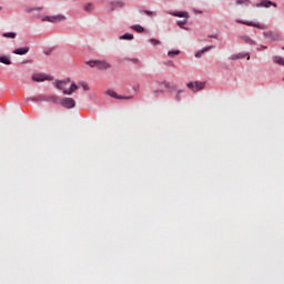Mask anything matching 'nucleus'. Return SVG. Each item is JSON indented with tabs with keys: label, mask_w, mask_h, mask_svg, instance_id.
Here are the masks:
<instances>
[{
	"label": "nucleus",
	"mask_w": 284,
	"mask_h": 284,
	"mask_svg": "<svg viewBox=\"0 0 284 284\" xmlns=\"http://www.w3.org/2000/svg\"><path fill=\"white\" fill-rule=\"evenodd\" d=\"M253 7L254 8H271V7L276 8V3L272 2V1H268V0H263V1L254 4Z\"/></svg>",
	"instance_id": "nucleus-11"
},
{
	"label": "nucleus",
	"mask_w": 284,
	"mask_h": 284,
	"mask_svg": "<svg viewBox=\"0 0 284 284\" xmlns=\"http://www.w3.org/2000/svg\"><path fill=\"white\" fill-rule=\"evenodd\" d=\"M185 87L189 88V90H191V92L196 93L201 90H204L205 83L199 82V81H193V82L186 83Z\"/></svg>",
	"instance_id": "nucleus-6"
},
{
	"label": "nucleus",
	"mask_w": 284,
	"mask_h": 284,
	"mask_svg": "<svg viewBox=\"0 0 284 284\" xmlns=\"http://www.w3.org/2000/svg\"><path fill=\"white\" fill-rule=\"evenodd\" d=\"M87 67L97 68L100 71L110 69V63L105 60H90L85 62Z\"/></svg>",
	"instance_id": "nucleus-2"
},
{
	"label": "nucleus",
	"mask_w": 284,
	"mask_h": 284,
	"mask_svg": "<svg viewBox=\"0 0 284 284\" xmlns=\"http://www.w3.org/2000/svg\"><path fill=\"white\" fill-rule=\"evenodd\" d=\"M105 94H106L108 97H111V98L118 99V100L131 99V97L123 98V97H121V95H118V93H115V91H113V90H108V91H105Z\"/></svg>",
	"instance_id": "nucleus-16"
},
{
	"label": "nucleus",
	"mask_w": 284,
	"mask_h": 284,
	"mask_svg": "<svg viewBox=\"0 0 284 284\" xmlns=\"http://www.w3.org/2000/svg\"><path fill=\"white\" fill-rule=\"evenodd\" d=\"M41 11H42V7H27L24 9V12L27 13L41 12Z\"/></svg>",
	"instance_id": "nucleus-19"
},
{
	"label": "nucleus",
	"mask_w": 284,
	"mask_h": 284,
	"mask_svg": "<svg viewBox=\"0 0 284 284\" xmlns=\"http://www.w3.org/2000/svg\"><path fill=\"white\" fill-rule=\"evenodd\" d=\"M125 7V2L122 0H113L108 3V13L114 12L118 9H123Z\"/></svg>",
	"instance_id": "nucleus-5"
},
{
	"label": "nucleus",
	"mask_w": 284,
	"mask_h": 284,
	"mask_svg": "<svg viewBox=\"0 0 284 284\" xmlns=\"http://www.w3.org/2000/svg\"><path fill=\"white\" fill-rule=\"evenodd\" d=\"M235 22H236L237 24L248 26V27H252V28H256V29H258V30H264V29H266V26H263V24L257 23V22L243 21V20H235Z\"/></svg>",
	"instance_id": "nucleus-7"
},
{
	"label": "nucleus",
	"mask_w": 284,
	"mask_h": 284,
	"mask_svg": "<svg viewBox=\"0 0 284 284\" xmlns=\"http://www.w3.org/2000/svg\"><path fill=\"white\" fill-rule=\"evenodd\" d=\"M139 13H142L146 17L154 18V12L149 10H139Z\"/></svg>",
	"instance_id": "nucleus-26"
},
{
	"label": "nucleus",
	"mask_w": 284,
	"mask_h": 284,
	"mask_svg": "<svg viewBox=\"0 0 284 284\" xmlns=\"http://www.w3.org/2000/svg\"><path fill=\"white\" fill-rule=\"evenodd\" d=\"M165 67H169V68H174L175 64L172 63V61H165Z\"/></svg>",
	"instance_id": "nucleus-33"
},
{
	"label": "nucleus",
	"mask_w": 284,
	"mask_h": 284,
	"mask_svg": "<svg viewBox=\"0 0 284 284\" xmlns=\"http://www.w3.org/2000/svg\"><path fill=\"white\" fill-rule=\"evenodd\" d=\"M237 40H241V41H243V43L251 45V47L255 45V40H253L251 37L245 36V34L237 36Z\"/></svg>",
	"instance_id": "nucleus-12"
},
{
	"label": "nucleus",
	"mask_w": 284,
	"mask_h": 284,
	"mask_svg": "<svg viewBox=\"0 0 284 284\" xmlns=\"http://www.w3.org/2000/svg\"><path fill=\"white\" fill-rule=\"evenodd\" d=\"M168 14H170L171 17H175L178 19H187L186 11H168Z\"/></svg>",
	"instance_id": "nucleus-13"
},
{
	"label": "nucleus",
	"mask_w": 284,
	"mask_h": 284,
	"mask_svg": "<svg viewBox=\"0 0 284 284\" xmlns=\"http://www.w3.org/2000/svg\"><path fill=\"white\" fill-rule=\"evenodd\" d=\"M118 40H121V41H132L133 40V34H131V33H123V36L118 37Z\"/></svg>",
	"instance_id": "nucleus-20"
},
{
	"label": "nucleus",
	"mask_w": 284,
	"mask_h": 284,
	"mask_svg": "<svg viewBox=\"0 0 284 284\" xmlns=\"http://www.w3.org/2000/svg\"><path fill=\"white\" fill-rule=\"evenodd\" d=\"M209 39H216V34L209 36Z\"/></svg>",
	"instance_id": "nucleus-38"
},
{
	"label": "nucleus",
	"mask_w": 284,
	"mask_h": 284,
	"mask_svg": "<svg viewBox=\"0 0 284 284\" xmlns=\"http://www.w3.org/2000/svg\"><path fill=\"white\" fill-rule=\"evenodd\" d=\"M83 10H84V12H87V13H92V12H94V3H92V2H87V3H84Z\"/></svg>",
	"instance_id": "nucleus-18"
},
{
	"label": "nucleus",
	"mask_w": 284,
	"mask_h": 284,
	"mask_svg": "<svg viewBox=\"0 0 284 284\" xmlns=\"http://www.w3.org/2000/svg\"><path fill=\"white\" fill-rule=\"evenodd\" d=\"M160 87H164L165 89H170V83L166 81L160 82Z\"/></svg>",
	"instance_id": "nucleus-31"
},
{
	"label": "nucleus",
	"mask_w": 284,
	"mask_h": 284,
	"mask_svg": "<svg viewBox=\"0 0 284 284\" xmlns=\"http://www.w3.org/2000/svg\"><path fill=\"white\" fill-rule=\"evenodd\" d=\"M162 93H165V91H162V90H154V91H152V94H154V97L160 95Z\"/></svg>",
	"instance_id": "nucleus-32"
},
{
	"label": "nucleus",
	"mask_w": 284,
	"mask_h": 284,
	"mask_svg": "<svg viewBox=\"0 0 284 284\" xmlns=\"http://www.w3.org/2000/svg\"><path fill=\"white\" fill-rule=\"evenodd\" d=\"M148 42H150V44H152V47H159L161 44L160 40H156L154 38L148 40Z\"/></svg>",
	"instance_id": "nucleus-29"
},
{
	"label": "nucleus",
	"mask_w": 284,
	"mask_h": 284,
	"mask_svg": "<svg viewBox=\"0 0 284 284\" xmlns=\"http://www.w3.org/2000/svg\"><path fill=\"white\" fill-rule=\"evenodd\" d=\"M1 38L16 39L17 32H3V33H1Z\"/></svg>",
	"instance_id": "nucleus-24"
},
{
	"label": "nucleus",
	"mask_w": 284,
	"mask_h": 284,
	"mask_svg": "<svg viewBox=\"0 0 284 284\" xmlns=\"http://www.w3.org/2000/svg\"><path fill=\"white\" fill-rule=\"evenodd\" d=\"M53 80L52 77L50 75H45V74H41V73H36V74H32V81L34 82H44V81H51Z\"/></svg>",
	"instance_id": "nucleus-10"
},
{
	"label": "nucleus",
	"mask_w": 284,
	"mask_h": 284,
	"mask_svg": "<svg viewBox=\"0 0 284 284\" xmlns=\"http://www.w3.org/2000/svg\"><path fill=\"white\" fill-rule=\"evenodd\" d=\"M282 50H284V47L282 48Z\"/></svg>",
	"instance_id": "nucleus-41"
},
{
	"label": "nucleus",
	"mask_w": 284,
	"mask_h": 284,
	"mask_svg": "<svg viewBox=\"0 0 284 284\" xmlns=\"http://www.w3.org/2000/svg\"><path fill=\"white\" fill-rule=\"evenodd\" d=\"M131 30L136 33H144V27H141L140 24L131 26Z\"/></svg>",
	"instance_id": "nucleus-21"
},
{
	"label": "nucleus",
	"mask_w": 284,
	"mask_h": 284,
	"mask_svg": "<svg viewBox=\"0 0 284 284\" xmlns=\"http://www.w3.org/2000/svg\"><path fill=\"white\" fill-rule=\"evenodd\" d=\"M283 81H284V79H283Z\"/></svg>",
	"instance_id": "nucleus-42"
},
{
	"label": "nucleus",
	"mask_w": 284,
	"mask_h": 284,
	"mask_svg": "<svg viewBox=\"0 0 284 284\" xmlns=\"http://www.w3.org/2000/svg\"><path fill=\"white\" fill-rule=\"evenodd\" d=\"M212 49H213L212 45L204 47V49H201V50L196 51V53H193V57H195L196 59H201V55H204L206 52H209Z\"/></svg>",
	"instance_id": "nucleus-15"
},
{
	"label": "nucleus",
	"mask_w": 284,
	"mask_h": 284,
	"mask_svg": "<svg viewBox=\"0 0 284 284\" xmlns=\"http://www.w3.org/2000/svg\"><path fill=\"white\" fill-rule=\"evenodd\" d=\"M53 103L60 104L61 106H63V109H67V110L74 109L77 106L74 99H71V98H63L61 99V101L53 102Z\"/></svg>",
	"instance_id": "nucleus-4"
},
{
	"label": "nucleus",
	"mask_w": 284,
	"mask_h": 284,
	"mask_svg": "<svg viewBox=\"0 0 284 284\" xmlns=\"http://www.w3.org/2000/svg\"><path fill=\"white\" fill-rule=\"evenodd\" d=\"M272 61L278 65L284 67V58L274 55L272 57Z\"/></svg>",
	"instance_id": "nucleus-23"
},
{
	"label": "nucleus",
	"mask_w": 284,
	"mask_h": 284,
	"mask_svg": "<svg viewBox=\"0 0 284 284\" xmlns=\"http://www.w3.org/2000/svg\"><path fill=\"white\" fill-rule=\"evenodd\" d=\"M251 60V54L245 52V53H237V54H230L227 58L229 61H237V60Z\"/></svg>",
	"instance_id": "nucleus-8"
},
{
	"label": "nucleus",
	"mask_w": 284,
	"mask_h": 284,
	"mask_svg": "<svg viewBox=\"0 0 284 284\" xmlns=\"http://www.w3.org/2000/svg\"><path fill=\"white\" fill-rule=\"evenodd\" d=\"M41 22H48L51 24H58L65 21V16L63 14H54V16H45L40 19Z\"/></svg>",
	"instance_id": "nucleus-3"
},
{
	"label": "nucleus",
	"mask_w": 284,
	"mask_h": 284,
	"mask_svg": "<svg viewBox=\"0 0 284 284\" xmlns=\"http://www.w3.org/2000/svg\"><path fill=\"white\" fill-rule=\"evenodd\" d=\"M247 2H250V0H236L235 4L242 6V4H247Z\"/></svg>",
	"instance_id": "nucleus-30"
},
{
	"label": "nucleus",
	"mask_w": 284,
	"mask_h": 284,
	"mask_svg": "<svg viewBox=\"0 0 284 284\" xmlns=\"http://www.w3.org/2000/svg\"><path fill=\"white\" fill-rule=\"evenodd\" d=\"M28 52H30V47H22L20 49H14L13 51H11V54L14 55H24Z\"/></svg>",
	"instance_id": "nucleus-14"
},
{
	"label": "nucleus",
	"mask_w": 284,
	"mask_h": 284,
	"mask_svg": "<svg viewBox=\"0 0 284 284\" xmlns=\"http://www.w3.org/2000/svg\"><path fill=\"white\" fill-rule=\"evenodd\" d=\"M131 62H133V63H139V59L133 58V59H131Z\"/></svg>",
	"instance_id": "nucleus-36"
},
{
	"label": "nucleus",
	"mask_w": 284,
	"mask_h": 284,
	"mask_svg": "<svg viewBox=\"0 0 284 284\" xmlns=\"http://www.w3.org/2000/svg\"><path fill=\"white\" fill-rule=\"evenodd\" d=\"M175 101L181 102V95H175Z\"/></svg>",
	"instance_id": "nucleus-37"
},
{
	"label": "nucleus",
	"mask_w": 284,
	"mask_h": 284,
	"mask_svg": "<svg viewBox=\"0 0 284 284\" xmlns=\"http://www.w3.org/2000/svg\"><path fill=\"white\" fill-rule=\"evenodd\" d=\"M196 13L201 14V11H196Z\"/></svg>",
	"instance_id": "nucleus-40"
},
{
	"label": "nucleus",
	"mask_w": 284,
	"mask_h": 284,
	"mask_svg": "<svg viewBox=\"0 0 284 284\" xmlns=\"http://www.w3.org/2000/svg\"><path fill=\"white\" fill-rule=\"evenodd\" d=\"M179 54H181L180 50H170V51H168V58H170V59H174Z\"/></svg>",
	"instance_id": "nucleus-25"
},
{
	"label": "nucleus",
	"mask_w": 284,
	"mask_h": 284,
	"mask_svg": "<svg viewBox=\"0 0 284 284\" xmlns=\"http://www.w3.org/2000/svg\"><path fill=\"white\" fill-rule=\"evenodd\" d=\"M47 102L58 103L61 102V99L55 98V95L47 97Z\"/></svg>",
	"instance_id": "nucleus-27"
},
{
	"label": "nucleus",
	"mask_w": 284,
	"mask_h": 284,
	"mask_svg": "<svg viewBox=\"0 0 284 284\" xmlns=\"http://www.w3.org/2000/svg\"><path fill=\"white\" fill-rule=\"evenodd\" d=\"M0 63L7 67L11 65V57L0 55Z\"/></svg>",
	"instance_id": "nucleus-17"
},
{
	"label": "nucleus",
	"mask_w": 284,
	"mask_h": 284,
	"mask_svg": "<svg viewBox=\"0 0 284 284\" xmlns=\"http://www.w3.org/2000/svg\"><path fill=\"white\" fill-rule=\"evenodd\" d=\"M262 50H266V45H258V48H256V51H262Z\"/></svg>",
	"instance_id": "nucleus-35"
},
{
	"label": "nucleus",
	"mask_w": 284,
	"mask_h": 284,
	"mask_svg": "<svg viewBox=\"0 0 284 284\" xmlns=\"http://www.w3.org/2000/svg\"><path fill=\"white\" fill-rule=\"evenodd\" d=\"M30 102H48L47 97L27 98Z\"/></svg>",
	"instance_id": "nucleus-22"
},
{
	"label": "nucleus",
	"mask_w": 284,
	"mask_h": 284,
	"mask_svg": "<svg viewBox=\"0 0 284 284\" xmlns=\"http://www.w3.org/2000/svg\"><path fill=\"white\" fill-rule=\"evenodd\" d=\"M185 23H186V20H181V21H176V22H175V24L178 26V28H181V29H183V30H187V28L184 27Z\"/></svg>",
	"instance_id": "nucleus-28"
},
{
	"label": "nucleus",
	"mask_w": 284,
	"mask_h": 284,
	"mask_svg": "<svg viewBox=\"0 0 284 284\" xmlns=\"http://www.w3.org/2000/svg\"><path fill=\"white\" fill-rule=\"evenodd\" d=\"M69 83H71V79L67 78L63 80H57L55 82H53V87H55V90L62 91L63 95H71L72 93H74V91L79 89V87H77L75 83H71L69 90L64 89V87L69 85Z\"/></svg>",
	"instance_id": "nucleus-1"
},
{
	"label": "nucleus",
	"mask_w": 284,
	"mask_h": 284,
	"mask_svg": "<svg viewBox=\"0 0 284 284\" xmlns=\"http://www.w3.org/2000/svg\"><path fill=\"white\" fill-rule=\"evenodd\" d=\"M82 90L90 91V87H88L87 83H82Z\"/></svg>",
	"instance_id": "nucleus-34"
},
{
	"label": "nucleus",
	"mask_w": 284,
	"mask_h": 284,
	"mask_svg": "<svg viewBox=\"0 0 284 284\" xmlns=\"http://www.w3.org/2000/svg\"><path fill=\"white\" fill-rule=\"evenodd\" d=\"M264 38L268 41L276 42L282 39V36L273 31H264Z\"/></svg>",
	"instance_id": "nucleus-9"
},
{
	"label": "nucleus",
	"mask_w": 284,
	"mask_h": 284,
	"mask_svg": "<svg viewBox=\"0 0 284 284\" xmlns=\"http://www.w3.org/2000/svg\"><path fill=\"white\" fill-rule=\"evenodd\" d=\"M181 93H183V90L178 91V94H181Z\"/></svg>",
	"instance_id": "nucleus-39"
}]
</instances>
